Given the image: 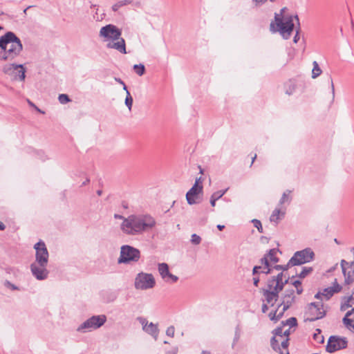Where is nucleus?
<instances>
[{
  "mask_svg": "<svg viewBox=\"0 0 354 354\" xmlns=\"http://www.w3.org/2000/svg\"><path fill=\"white\" fill-rule=\"evenodd\" d=\"M156 224L154 218L149 214H132L124 218L120 228L124 234L136 236L149 232Z\"/></svg>",
  "mask_w": 354,
  "mask_h": 354,
  "instance_id": "obj_1",
  "label": "nucleus"
},
{
  "mask_svg": "<svg viewBox=\"0 0 354 354\" xmlns=\"http://www.w3.org/2000/svg\"><path fill=\"white\" fill-rule=\"evenodd\" d=\"M23 50L20 39L12 32H7L0 37V61L11 62Z\"/></svg>",
  "mask_w": 354,
  "mask_h": 354,
  "instance_id": "obj_2",
  "label": "nucleus"
},
{
  "mask_svg": "<svg viewBox=\"0 0 354 354\" xmlns=\"http://www.w3.org/2000/svg\"><path fill=\"white\" fill-rule=\"evenodd\" d=\"M36 250L35 261L30 265L32 275L38 280H44L48 277V252L44 242L40 241L34 245Z\"/></svg>",
  "mask_w": 354,
  "mask_h": 354,
  "instance_id": "obj_3",
  "label": "nucleus"
},
{
  "mask_svg": "<svg viewBox=\"0 0 354 354\" xmlns=\"http://www.w3.org/2000/svg\"><path fill=\"white\" fill-rule=\"evenodd\" d=\"M289 278L286 277L283 272H280L276 277H273L267 282V286L261 292L264 297L263 302L273 306L279 298V293L284 286L288 283Z\"/></svg>",
  "mask_w": 354,
  "mask_h": 354,
  "instance_id": "obj_4",
  "label": "nucleus"
},
{
  "mask_svg": "<svg viewBox=\"0 0 354 354\" xmlns=\"http://www.w3.org/2000/svg\"><path fill=\"white\" fill-rule=\"evenodd\" d=\"M122 31L115 26L109 24L103 26L100 30V36L109 41L106 46L118 50L120 53L127 54L125 41L120 36Z\"/></svg>",
  "mask_w": 354,
  "mask_h": 354,
  "instance_id": "obj_5",
  "label": "nucleus"
},
{
  "mask_svg": "<svg viewBox=\"0 0 354 354\" xmlns=\"http://www.w3.org/2000/svg\"><path fill=\"white\" fill-rule=\"evenodd\" d=\"M341 267L345 278L344 291L348 295L351 294L346 301L341 306V310L344 311L352 306L351 301L354 300V262L350 265L345 260H342Z\"/></svg>",
  "mask_w": 354,
  "mask_h": 354,
  "instance_id": "obj_6",
  "label": "nucleus"
},
{
  "mask_svg": "<svg viewBox=\"0 0 354 354\" xmlns=\"http://www.w3.org/2000/svg\"><path fill=\"white\" fill-rule=\"evenodd\" d=\"M274 19L275 24L273 22L270 24V30L279 32L284 39H288L294 28L292 17L281 18L279 15L275 14Z\"/></svg>",
  "mask_w": 354,
  "mask_h": 354,
  "instance_id": "obj_7",
  "label": "nucleus"
},
{
  "mask_svg": "<svg viewBox=\"0 0 354 354\" xmlns=\"http://www.w3.org/2000/svg\"><path fill=\"white\" fill-rule=\"evenodd\" d=\"M295 299V290L293 289L286 290L282 301L279 305L278 308L274 311H271L268 316L272 321H278L288 310L294 304Z\"/></svg>",
  "mask_w": 354,
  "mask_h": 354,
  "instance_id": "obj_8",
  "label": "nucleus"
},
{
  "mask_svg": "<svg viewBox=\"0 0 354 354\" xmlns=\"http://www.w3.org/2000/svg\"><path fill=\"white\" fill-rule=\"evenodd\" d=\"M140 251L138 249L129 245H124L120 248L118 263L119 264L136 263L140 260Z\"/></svg>",
  "mask_w": 354,
  "mask_h": 354,
  "instance_id": "obj_9",
  "label": "nucleus"
},
{
  "mask_svg": "<svg viewBox=\"0 0 354 354\" xmlns=\"http://www.w3.org/2000/svg\"><path fill=\"white\" fill-rule=\"evenodd\" d=\"M106 321V317L104 315L92 316L81 324L77 328V331L86 333L95 330L102 326Z\"/></svg>",
  "mask_w": 354,
  "mask_h": 354,
  "instance_id": "obj_10",
  "label": "nucleus"
},
{
  "mask_svg": "<svg viewBox=\"0 0 354 354\" xmlns=\"http://www.w3.org/2000/svg\"><path fill=\"white\" fill-rule=\"evenodd\" d=\"M155 285L156 280L152 274L141 272L135 278L134 286L137 290H145L151 289Z\"/></svg>",
  "mask_w": 354,
  "mask_h": 354,
  "instance_id": "obj_11",
  "label": "nucleus"
},
{
  "mask_svg": "<svg viewBox=\"0 0 354 354\" xmlns=\"http://www.w3.org/2000/svg\"><path fill=\"white\" fill-rule=\"evenodd\" d=\"M1 70L5 75L12 77L15 80L19 79L20 81L25 80L26 69L22 64L7 63L3 65Z\"/></svg>",
  "mask_w": 354,
  "mask_h": 354,
  "instance_id": "obj_12",
  "label": "nucleus"
},
{
  "mask_svg": "<svg viewBox=\"0 0 354 354\" xmlns=\"http://www.w3.org/2000/svg\"><path fill=\"white\" fill-rule=\"evenodd\" d=\"M326 315L324 305L321 301L312 302L307 308L305 316L307 320L313 322L323 318Z\"/></svg>",
  "mask_w": 354,
  "mask_h": 354,
  "instance_id": "obj_13",
  "label": "nucleus"
},
{
  "mask_svg": "<svg viewBox=\"0 0 354 354\" xmlns=\"http://www.w3.org/2000/svg\"><path fill=\"white\" fill-rule=\"evenodd\" d=\"M201 178H196L192 187L187 192L186 199L189 205H194L201 203L203 193Z\"/></svg>",
  "mask_w": 354,
  "mask_h": 354,
  "instance_id": "obj_14",
  "label": "nucleus"
},
{
  "mask_svg": "<svg viewBox=\"0 0 354 354\" xmlns=\"http://www.w3.org/2000/svg\"><path fill=\"white\" fill-rule=\"evenodd\" d=\"M315 254L310 248H306L296 252L289 260V265L299 266L310 262L314 258Z\"/></svg>",
  "mask_w": 354,
  "mask_h": 354,
  "instance_id": "obj_15",
  "label": "nucleus"
},
{
  "mask_svg": "<svg viewBox=\"0 0 354 354\" xmlns=\"http://www.w3.org/2000/svg\"><path fill=\"white\" fill-rule=\"evenodd\" d=\"M139 323L142 325V330L150 335L154 340H157L159 335V328L158 324H153V322H149L148 320L142 317L137 318Z\"/></svg>",
  "mask_w": 354,
  "mask_h": 354,
  "instance_id": "obj_16",
  "label": "nucleus"
},
{
  "mask_svg": "<svg viewBox=\"0 0 354 354\" xmlns=\"http://www.w3.org/2000/svg\"><path fill=\"white\" fill-rule=\"evenodd\" d=\"M346 346V338L335 335L330 336L327 343L326 351L329 353H333L336 351L345 348Z\"/></svg>",
  "mask_w": 354,
  "mask_h": 354,
  "instance_id": "obj_17",
  "label": "nucleus"
},
{
  "mask_svg": "<svg viewBox=\"0 0 354 354\" xmlns=\"http://www.w3.org/2000/svg\"><path fill=\"white\" fill-rule=\"evenodd\" d=\"M158 269L162 279L169 283H176L178 280V277L169 272V266L165 263H158Z\"/></svg>",
  "mask_w": 354,
  "mask_h": 354,
  "instance_id": "obj_18",
  "label": "nucleus"
},
{
  "mask_svg": "<svg viewBox=\"0 0 354 354\" xmlns=\"http://www.w3.org/2000/svg\"><path fill=\"white\" fill-rule=\"evenodd\" d=\"M341 289L342 287L335 280L333 286L325 288L322 292L317 293L315 297L319 299L321 297H324L326 300H328L333 295L334 293L339 292Z\"/></svg>",
  "mask_w": 354,
  "mask_h": 354,
  "instance_id": "obj_19",
  "label": "nucleus"
},
{
  "mask_svg": "<svg viewBox=\"0 0 354 354\" xmlns=\"http://www.w3.org/2000/svg\"><path fill=\"white\" fill-rule=\"evenodd\" d=\"M261 266L254 267L253 274H256L259 272L266 274L270 272V269L269 268V260L266 255L261 259Z\"/></svg>",
  "mask_w": 354,
  "mask_h": 354,
  "instance_id": "obj_20",
  "label": "nucleus"
},
{
  "mask_svg": "<svg viewBox=\"0 0 354 354\" xmlns=\"http://www.w3.org/2000/svg\"><path fill=\"white\" fill-rule=\"evenodd\" d=\"M343 322L347 328L354 330V308L346 313Z\"/></svg>",
  "mask_w": 354,
  "mask_h": 354,
  "instance_id": "obj_21",
  "label": "nucleus"
},
{
  "mask_svg": "<svg viewBox=\"0 0 354 354\" xmlns=\"http://www.w3.org/2000/svg\"><path fill=\"white\" fill-rule=\"evenodd\" d=\"M301 84L298 83L294 80H290L285 84L286 93L288 95L293 94L298 86H301Z\"/></svg>",
  "mask_w": 354,
  "mask_h": 354,
  "instance_id": "obj_22",
  "label": "nucleus"
},
{
  "mask_svg": "<svg viewBox=\"0 0 354 354\" xmlns=\"http://www.w3.org/2000/svg\"><path fill=\"white\" fill-rule=\"evenodd\" d=\"M286 336L279 335V337H273L271 339V346L277 351H279L280 354H283V351H281L279 344L285 339Z\"/></svg>",
  "mask_w": 354,
  "mask_h": 354,
  "instance_id": "obj_23",
  "label": "nucleus"
},
{
  "mask_svg": "<svg viewBox=\"0 0 354 354\" xmlns=\"http://www.w3.org/2000/svg\"><path fill=\"white\" fill-rule=\"evenodd\" d=\"M284 214V212H281L279 209H275L271 214L270 220L271 222L277 223L280 219V215L283 216Z\"/></svg>",
  "mask_w": 354,
  "mask_h": 354,
  "instance_id": "obj_24",
  "label": "nucleus"
},
{
  "mask_svg": "<svg viewBox=\"0 0 354 354\" xmlns=\"http://www.w3.org/2000/svg\"><path fill=\"white\" fill-rule=\"evenodd\" d=\"M313 65L312 78L315 79L321 75L322 71L316 61L313 62Z\"/></svg>",
  "mask_w": 354,
  "mask_h": 354,
  "instance_id": "obj_25",
  "label": "nucleus"
},
{
  "mask_svg": "<svg viewBox=\"0 0 354 354\" xmlns=\"http://www.w3.org/2000/svg\"><path fill=\"white\" fill-rule=\"evenodd\" d=\"M313 339L318 344H323L324 342V337L322 334L320 329L316 330V333L313 335Z\"/></svg>",
  "mask_w": 354,
  "mask_h": 354,
  "instance_id": "obj_26",
  "label": "nucleus"
},
{
  "mask_svg": "<svg viewBox=\"0 0 354 354\" xmlns=\"http://www.w3.org/2000/svg\"><path fill=\"white\" fill-rule=\"evenodd\" d=\"M277 250L275 249H271L266 254L269 261L277 263L278 262V258L276 257Z\"/></svg>",
  "mask_w": 354,
  "mask_h": 354,
  "instance_id": "obj_27",
  "label": "nucleus"
},
{
  "mask_svg": "<svg viewBox=\"0 0 354 354\" xmlns=\"http://www.w3.org/2000/svg\"><path fill=\"white\" fill-rule=\"evenodd\" d=\"M290 193H291L290 190H286V192H283L282 197L279 201L280 205H282L286 202H288V203L290 202V201H291Z\"/></svg>",
  "mask_w": 354,
  "mask_h": 354,
  "instance_id": "obj_28",
  "label": "nucleus"
},
{
  "mask_svg": "<svg viewBox=\"0 0 354 354\" xmlns=\"http://www.w3.org/2000/svg\"><path fill=\"white\" fill-rule=\"evenodd\" d=\"M133 70H134L136 73H137L138 75L141 76L145 72V67L142 64H135L133 66Z\"/></svg>",
  "mask_w": 354,
  "mask_h": 354,
  "instance_id": "obj_29",
  "label": "nucleus"
},
{
  "mask_svg": "<svg viewBox=\"0 0 354 354\" xmlns=\"http://www.w3.org/2000/svg\"><path fill=\"white\" fill-rule=\"evenodd\" d=\"M131 1H129V0H122V1H118V3H115L113 6H112V9L113 11H117L118 10V9L123 6H126V5H128L129 3H131Z\"/></svg>",
  "mask_w": 354,
  "mask_h": 354,
  "instance_id": "obj_30",
  "label": "nucleus"
},
{
  "mask_svg": "<svg viewBox=\"0 0 354 354\" xmlns=\"http://www.w3.org/2000/svg\"><path fill=\"white\" fill-rule=\"evenodd\" d=\"M125 104L128 107L129 110L131 111L133 104V98L129 91H127V95L125 98Z\"/></svg>",
  "mask_w": 354,
  "mask_h": 354,
  "instance_id": "obj_31",
  "label": "nucleus"
},
{
  "mask_svg": "<svg viewBox=\"0 0 354 354\" xmlns=\"http://www.w3.org/2000/svg\"><path fill=\"white\" fill-rule=\"evenodd\" d=\"M313 270L312 268L309 267H304L302 268L301 272L298 274L299 277L300 278H304L308 274L311 272Z\"/></svg>",
  "mask_w": 354,
  "mask_h": 354,
  "instance_id": "obj_32",
  "label": "nucleus"
},
{
  "mask_svg": "<svg viewBox=\"0 0 354 354\" xmlns=\"http://www.w3.org/2000/svg\"><path fill=\"white\" fill-rule=\"evenodd\" d=\"M59 101L61 104H66L70 101L68 96L66 94H60L58 97Z\"/></svg>",
  "mask_w": 354,
  "mask_h": 354,
  "instance_id": "obj_33",
  "label": "nucleus"
},
{
  "mask_svg": "<svg viewBox=\"0 0 354 354\" xmlns=\"http://www.w3.org/2000/svg\"><path fill=\"white\" fill-rule=\"evenodd\" d=\"M201 241V238L196 234H193L192 235V239H191V242L194 244V245H198Z\"/></svg>",
  "mask_w": 354,
  "mask_h": 354,
  "instance_id": "obj_34",
  "label": "nucleus"
},
{
  "mask_svg": "<svg viewBox=\"0 0 354 354\" xmlns=\"http://www.w3.org/2000/svg\"><path fill=\"white\" fill-rule=\"evenodd\" d=\"M252 223L254 224V226L257 228L258 231L261 233L263 232V227L261 223L259 220L254 219L252 220Z\"/></svg>",
  "mask_w": 354,
  "mask_h": 354,
  "instance_id": "obj_35",
  "label": "nucleus"
},
{
  "mask_svg": "<svg viewBox=\"0 0 354 354\" xmlns=\"http://www.w3.org/2000/svg\"><path fill=\"white\" fill-rule=\"evenodd\" d=\"M225 192H226V190H220V191L216 192L212 195V197H213L214 198H215L216 200H218L220 198H221L225 194Z\"/></svg>",
  "mask_w": 354,
  "mask_h": 354,
  "instance_id": "obj_36",
  "label": "nucleus"
},
{
  "mask_svg": "<svg viewBox=\"0 0 354 354\" xmlns=\"http://www.w3.org/2000/svg\"><path fill=\"white\" fill-rule=\"evenodd\" d=\"M175 333V328L173 326L168 327L166 330V335L169 337H174Z\"/></svg>",
  "mask_w": 354,
  "mask_h": 354,
  "instance_id": "obj_37",
  "label": "nucleus"
},
{
  "mask_svg": "<svg viewBox=\"0 0 354 354\" xmlns=\"http://www.w3.org/2000/svg\"><path fill=\"white\" fill-rule=\"evenodd\" d=\"M288 337H285V339L279 344L281 349L287 350L288 346Z\"/></svg>",
  "mask_w": 354,
  "mask_h": 354,
  "instance_id": "obj_38",
  "label": "nucleus"
},
{
  "mask_svg": "<svg viewBox=\"0 0 354 354\" xmlns=\"http://www.w3.org/2000/svg\"><path fill=\"white\" fill-rule=\"evenodd\" d=\"M290 266H293L292 265H289V262L285 265V266H281V265H277L276 266H274V268L277 270H287L289 267Z\"/></svg>",
  "mask_w": 354,
  "mask_h": 354,
  "instance_id": "obj_39",
  "label": "nucleus"
},
{
  "mask_svg": "<svg viewBox=\"0 0 354 354\" xmlns=\"http://www.w3.org/2000/svg\"><path fill=\"white\" fill-rule=\"evenodd\" d=\"M286 324L290 326H295L297 325V319L295 317H290L286 320Z\"/></svg>",
  "mask_w": 354,
  "mask_h": 354,
  "instance_id": "obj_40",
  "label": "nucleus"
},
{
  "mask_svg": "<svg viewBox=\"0 0 354 354\" xmlns=\"http://www.w3.org/2000/svg\"><path fill=\"white\" fill-rule=\"evenodd\" d=\"M274 337H279V335H283V328L281 327L276 328L274 330Z\"/></svg>",
  "mask_w": 354,
  "mask_h": 354,
  "instance_id": "obj_41",
  "label": "nucleus"
},
{
  "mask_svg": "<svg viewBox=\"0 0 354 354\" xmlns=\"http://www.w3.org/2000/svg\"><path fill=\"white\" fill-rule=\"evenodd\" d=\"M330 83L333 100H334L335 96V86H334V84H333V79L331 77L330 78Z\"/></svg>",
  "mask_w": 354,
  "mask_h": 354,
  "instance_id": "obj_42",
  "label": "nucleus"
},
{
  "mask_svg": "<svg viewBox=\"0 0 354 354\" xmlns=\"http://www.w3.org/2000/svg\"><path fill=\"white\" fill-rule=\"evenodd\" d=\"M267 0H252L253 3L256 6H260L263 5Z\"/></svg>",
  "mask_w": 354,
  "mask_h": 354,
  "instance_id": "obj_43",
  "label": "nucleus"
},
{
  "mask_svg": "<svg viewBox=\"0 0 354 354\" xmlns=\"http://www.w3.org/2000/svg\"><path fill=\"white\" fill-rule=\"evenodd\" d=\"M268 304L267 303H264V304H263V305H262V312H263V313H266V312L268 311Z\"/></svg>",
  "mask_w": 354,
  "mask_h": 354,
  "instance_id": "obj_44",
  "label": "nucleus"
},
{
  "mask_svg": "<svg viewBox=\"0 0 354 354\" xmlns=\"http://www.w3.org/2000/svg\"><path fill=\"white\" fill-rule=\"evenodd\" d=\"M296 290L298 295H301L303 292V288L301 287V285H299V286L296 287Z\"/></svg>",
  "mask_w": 354,
  "mask_h": 354,
  "instance_id": "obj_45",
  "label": "nucleus"
},
{
  "mask_svg": "<svg viewBox=\"0 0 354 354\" xmlns=\"http://www.w3.org/2000/svg\"><path fill=\"white\" fill-rule=\"evenodd\" d=\"M299 31L297 30V33L296 35H295L294 38H293V41L295 43H297V41H299Z\"/></svg>",
  "mask_w": 354,
  "mask_h": 354,
  "instance_id": "obj_46",
  "label": "nucleus"
},
{
  "mask_svg": "<svg viewBox=\"0 0 354 354\" xmlns=\"http://www.w3.org/2000/svg\"><path fill=\"white\" fill-rule=\"evenodd\" d=\"M259 282V278L257 277H254L253 278V283L255 286H258V283Z\"/></svg>",
  "mask_w": 354,
  "mask_h": 354,
  "instance_id": "obj_47",
  "label": "nucleus"
},
{
  "mask_svg": "<svg viewBox=\"0 0 354 354\" xmlns=\"http://www.w3.org/2000/svg\"><path fill=\"white\" fill-rule=\"evenodd\" d=\"M217 200L214 198L213 197L211 196V198H210V203L212 205V207H214L215 206V204H216V201Z\"/></svg>",
  "mask_w": 354,
  "mask_h": 354,
  "instance_id": "obj_48",
  "label": "nucleus"
},
{
  "mask_svg": "<svg viewBox=\"0 0 354 354\" xmlns=\"http://www.w3.org/2000/svg\"><path fill=\"white\" fill-rule=\"evenodd\" d=\"M292 284L294 285V286L296 288L297 286H299V285H301V281L297 280V281H295Z\"/></svg>",
  "mask_w": 354,
  "mask_h": 354,
  "instance_id": "obj_49",
  "label": "nucleus"
},
{
  "mask_svg": "<svg viewBox=\"0 0 354 354\" xmlns=\"http://www.w3.org/2000/svg\"><path fill=\"white\" fill-rule=\"evenodd\" d=\"M115 80L121 85L124 84V82L120 78L115 77Z\"/></svg>",
  "mask_w": 354,
  "mask_h": 354,
  "instance_id": "obj_50",
  "label": "nucleus"
},
{
  "mask_svg": "<svg viewBox=\"0 0 354 354\" xmlns=\"http://www.w3.org/2000/svg\"><path fill=\"white\" fill-rule=\"evenodd\" d=\"M114 217L115 218H118V219H122L124 221V218H125L122 215H119V214H115L114 215Z\"/></svg>",
  "mask_w": 354,
  "mask_h": 354,
  "instance_id": "obj_51",
  "label": "nucleus"
},
{
  "mask_svg": "<svg viewBox=\"0 0 354 354\" xmlns=\"http://www.w3.org/2000/svg\"><path fill=\"white\" fill-rule=\"evenodd\" d=\"M6 228V225L0 221V230H3Z\"/></svg>",
  "mask_w": 354,
  "mask_h": 354,
  "instance_id": "obj_52",
  "label": "nucleus"
},
{
  "mask_svg": "<svg viewBox=\"0 0 354 354\" xmlns=\"http://www.w3.org/2000/svg\"><path fill=\"white\" fill-rule=\"evenodd\" d=\"M289 330H283V336H286V337H288V335H289Z\"/></svg>",
  "mask_w": 354,
  "mask_h": 354,
  "instance_id": "obj_53",
  "label": "nucleus"
},
{
  "mask_svg": "<svg viewBox=\"0 0 354 354\" xmlns=\"http://www.w3.org/2000/svg\"><path fill=\"white\" fill-rule=\"evenodd\" d=\"M27 102H28V104H29L30 106L33 107V108H35V106H36V105H35L34 103H32L30 100H27Z\"/></svg>",
  "mask_w": 354,
  "mask_h": 354,
  "instance_id": "obj_54",
  "label": "nucleus"
},
{
  "mask_svg": "<svg viewBox=\"0 0 354 354\" xmlns=\"http://www.w3.org/2000/svg\"><path fill=\"white\" fill-rule=\"evenodd\" d=\"M224 227H225V226H224L223 225H220V224H219V225H217V228H218L219 230H223V229H224Z\"/></svg>",
  "mask_w": 354,
  "mask_h": 354,
  "instance_id": "obj_55",
  "label": "nucleus"
},
{
  "mask_svg": "<svg viewBox=\"0 0 354 354\" xmlns=\"http://www.w3.org/2000/svg\"><path fill=\"white\" fill-rule=\"evenodd\" d=\"M32 6H28L26 9H24V13L25 15H26V14H27V10H28V9H29V8H32Z\"/></svg>",
  "mask_w": 354,
  "mask_h": 354,
  "instance_id": "obj_56",
  "label": "nucleus"
},
{
  "mask_svg": "<svg viewBox=\"0 0 354 354\" xmlns=\"http://www.w3.org/2000/svg\"><path fill=\"white\" fill-rule=\"evenodd\" d=\"M35 110H37L38 112L41 113H44V111H42L41 109H39L37 106H35Z\"/></svg>",
  "mask_w": 354,
  "mask_h": 354,
  "instance_id": "obj_57",
  "label": "nucleus"
},
{
  "mask_svg": "<svg viewBox=\"0 0 354 354\" xmlns=\"http://www.w3.org/2000/svg\"><path fill=\"white\" fill-rule=\"evenodd\" d=\"M257 158V155L255 154L254 157L252 158V162L250 165V167L252 165L253 162H254L255 159Z\"/></svg>",
  "mask_w": 354,
  "mask_h": 354,
  "instance_id": "obj_58",
  "label": "nucleus"
},
{
  "mask_svg": "<svg viewBox=\"0 0 354 354\" xmlns=\"http://www.w3.org/2000/svg\"><path fill=\"white\" fill-rule=\"evenodd\" d=\"M122 86H123V89H124V90L126 91V93H127V91H129L127 90V87L126 84H124L122 85Z\"/></svg>",
  "mask_w": 354,
  "mask_h": 354,
  "instance_id": "obj_59",
  "label": "nucleus"
},
{
  "mask_svg": "<svg viewBox=\"0 0 354 354\" xmlns=\"http://www.w3.org/2000/svg\"><path fill=\"white\" fill-rule=\"evenodd\" d=\"M9 283V285L11 286V288H12L13 290H16V289H17V288L15 285H12V284H10V283Z\"/></svg>",
  "mask_w": 354,
  "mask_h": 354,
  "instance_id": "obj_60",
  "label": "nucleus"
},
{
  "mask_svg": "<svg viewBox=\"0 0 354 354\" xmlns=\"http://www.w3.org/2000/svg\"><path fill=\"white\" fill-rule=\"evenodd\" d=\"M202 354H211L209 351H203Z\"/></svg>",
  "mask_w": 354,
  "mask_h": 354,
  "instance_id": "obj_61",
  "label": "nucleus"
},
{
  "mask_svg": "<svg viewBox=\"0 0 354 354\" xmlns=\"http://www.w3.org/2000/svg\"><path fill=\"white\" fill-rule=\"evenodd\" d=\"M294 17H295V19L297 21V23H298V24L299 25L298 16H297V15H295Z\"/></svg>",
  "mask_w": 354,
  "mask_h": 354,
  "instance_id": "obj_62",
  "label": "nucleus"
},
{
  "mask_svg": "<svg viewBox=\"0 0 354 354\" xmlns=\"http://www.w3.org/2000/svg\"><path fill=\"white\" fill-rule=\"evenodd\" d=\"M101 194H102V192H101V191H97V194H98V195H101Z\"/></svg>",
  "mask_w": 354,
  "mask_h": 354,
  "instance_id": "obj_63",
  "label": "nucleus"
},
{
  "mask_svg": "<svg viewBox=\"0 0 354 354\" xmlns=\"http://www.w3.org/2000/svg\"><path fill=\"white\" fill-rule=\"evenodd\" d=\"M176 352H177V350H176V349H175V350L174 351V352H173V354H176Z\"/></svg>",
  "mask_w": 354,
  "mask_h": 354,
  "instance_id": "obj_64",
  "label": "nucleus"
}]
</instances>
